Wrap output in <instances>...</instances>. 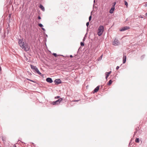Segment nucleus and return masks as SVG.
I'll use <instances>...</instances> for the list:
<instances>
[{
  "label": "nucleus",
  "mask_w": 147,
  "mask_h": 147,
  "mask_svg": "<svg viewBox=\"0 0 147 147\" xmlns=\"http://www.w3.org/2000/svg\"><path fill=\"white\" fill-rule=\"evenodd\" d=\"M18 43L20 47L23 50L26 51L29 50L30 47L26 43V42L23 41L22 40H19Z\"/></svg>",
  "instance_id": "f257e3e1"
},
{
  "label": "nucleus",
  "mask_w": 147,
  "mask_h": 147,
  "mask_svg": "<svg viewBox=\"0 0 147 147\" xmlns=\"http://www.w3.org/2000/svg\"><path fill=\"white\" fill-rule=\"evenodd\" d=\"M104 30V27L103 26H100L98 28V34L100 36L102 34Z\"/></svg>",
  "instance_id": "f03ea898"
},
{
  "label": "nucleus",
  "mask_w": 147,
  "mask_h": 147,
  "mask_svg": "<svg viewBox=\"0 0 147 147\" xmlns=\"http://www.w3.org/2000/svg\"><path fill=\"white\" fill-rule=\"evenodd\" d=\"M62 100L63 99L60 98L56 101L52 102L51 104L54 105H59Z\"/></svg>",
  "instance_id": "7ed1b4c3"
},
{
  "label": "nucleus",
  "mask_w": 147,
  "mask_h": 147,
  "mask_svg": "<svg viewBox=\"0 0 147 147\" xmlns=\"http://www.w3.org/2000/svg\"><path fill=\"white\" fill-rule=\"evenodd\" d=\"M120 42L119 41L115 39L113 42V45L114 46H117L119 45Z\"/></svg>",
  "instance_id": "20e7f679"
},
{
  "label": "nucleus",
  "mask_w": 147,
  "mask_h": 147,
  "mask_svg": "<svg viewBox=\"0 0 147 147\" xmlns=\"http://www.w3.org/2000/svg\"><path fill=\"white\" fill-rule=\"evenodd\" d=\"M129 28H130L128 26H125L122 28L121 29H120V31H124Z\"/></svg>",
  "instance_id": "39448f33"
},
{
  "label": "nucleus",
  "mask_w": 147,
  "mask_h": 147,
  "mask_svg": "<svg viewBox=\"0 0 147 147\" xmlns=\"http://www.w3.org/2000/svg\"><path fill=\"white\" fill-rule=\"evenodd\" d=\"M54 82L55 83V84H60L61 83V80L59 79H56L55 80Z\"/></svg>",
  "instance_id": "423d86ee"
},
{
  "label": "nucleus",
  "mask_w": 147,
  "mask_h": 147,
  "mask_svg": "<svg viewBox=\"0 0 147 147\" xmlns=\"http://www.w3.org/2000/svg\"><path fill=\"white\" fill-rule=\"evenodd\" d=\"M111 71L109 72H106L105 73V75H106L105 78L106 80L107 79L108 77L109 76L110 74H111Z\"/></svg>",
  "instance_id": "0eeeda50"
},
{
  "label": "nucleus",
  "mask_w": 147,
  "mask_h": 147,
  "mask_svg": "<svg viewBox=\"0 0 147 147\" xmlns=\"http://www.w3.org/2000/svg\"><path fill=\"white\" fill-rule=\"evenodd\" d=\"M31 68L35 72L38 68L36 66H34L32 65H31Z\"/></svg>",
  "instance_id": "6e6552de"
},
{
  "label": "nucleus",
  "mask_w": 147,
  "mask_h": 147,
  "mask_svg": "<svg viewBox=\"0 0 147 147\" xmlns=\"http://www.w3.org/2000/svg\"><path fill=\"white\" fill-rule=\"evenodd\" d=\"M46 80L48 82L50 83H51L53 82L52 79L50 78H47L46 79Z\"/></svg>",
  "instance_id": "1a4fd4ad"
},
{
  "label": "nucleus",
  "mask_w": 147,
  "mask_h": 147,
  "mask_svg": "<svg viewBox=\"0 0 147 147\" xmlns=\"http://www.w3.org/2000/svg\"><path fill=\"white\" fill-rule=\"evenodd\" d=\"M100 86H98L96 87L95 88L94 90V92H97L99 90Z\"/></svg>",
  "instance_id": "9d476101"
},
{
  "label": "nucleus",
  "mask_w": 147,
  "mask_h": 147,
  "mask_svg": "<svg viewBox=\"0 0 147 147\" xmlns=\"http://www.w3.org/2000/svg\"><path fill=\"white\" fill-rule=\"evenodd\" d=\"M123 63H125L126 60V57L125 55H124L123 57Z\"/></svg>",
  "instance_id": "9b49d317"
},
{
  "label": "nucleus",
  "mask_w": 147,
  "mask_h": 147,
  "mask_svg": "<svg viewBox=\"0 0 147 147\" xmlns=\"http://www.w3.org/2000/svg\"><path fill=\"white\" fill-rule=\"evenodd\" d=\"M115 9V7H112L109 11V13H112Z\"/></svg>",
  "instance_id": "f8f14e48"
},
{
  "label": "nucleus",
  "mask_w": 147,
  "mask_h": 147,
  "mask_svg": "<svg viewBox=\"0 0 147 147\" xmlns=\"http://www.w3.org/2000/svg\"><path fill=\"white\" fill-rule=\"evenodd\" d=\"M35 72H36L38 74L40 75L41 76L42 75V74L39 71L38 69L36 70Z\"/></svg>",
  "instance_id": "ddd939ff"
},
{
  "label": "nucleus",
  "mask_w": 147,
  "mask_h": 147,
  "mask_svg": "<svg viewBox=\"0 0 147 147\" xmlns=\"http://www.w3.org/2000/svg\"><path fill=\"white\" fill-rule=\"evenodd\" d=\"M40 8L43 11H44L45 10L44 7L42 5H40Z\"/></svg>",
  "instance_id": "4468645a"
},
{
  "label": "nucleus",
  "mask_w": 147,
  "mask_h": 147,
  "mask_svg": "<svg viewBox=\"0 0 147 147\" xmlns=\"http://www.w3.org/2000/svg\"><path fill=\"white\" fill-rule=\"evenodd\" d=\"M112 82V81L111 80H110L109 81L108 83H107V84L108 85H109L111 84Z\"/></svg>",
  "instance_id": "2eb2a0df"
},
{
  "label": "nucleus",
  "mask_w": 147,
  "mask_h": 147,
  "mask_svg": "<svg viewBox=\"0 0 147 147\" xmlns=\"http://www.w3.org/2000/svg\"><path fill=\"white\" fill-rule=\"evenodd\" d=\"M135 142L137 143L139 142V139L138 138H136L135 140Z\"/></svg>",
  "instance_id": "dca6fc26"
},
{
  "label": "nucleus",
  "mask_w": 147,
  "mask_h": 147,
  "mask_svg": "<svg viewBox=\"0 0 147 147\" xmlns=\"http://www.w3.org/2000/svg\"><path fill=\"white\" fill-rule=\"evenodd\" d=\"M38 25L40 27H42L43 26V25L41 24H39Z\"/></svg>",
  "instance_id": "f3484780"
},
{
  "label": "nucleus",
  "mask_w": 147,
  "mask_h": 147,
  "mask_svg": "<svg viewBox=\"0 0 147 147\" xmlns=\"http://www.w3.org/2000/svg\"><path fill=\"white\" fill-rule=\"evenodd\" d=\"M124 2H125V5L126 6H127V5H128V3H127V2L126 1H124Z\"/></svg>",
  "instance_id": "a211bd4d"
},
{
  "label": "nucleus",
  "mask_w": 147,
  "mask_h": 147,
  "mask_svg": "<svg viewBox=\"0 0 147 147\" xmlns=\"http://www.w3.org/2000/svg\"><path fill=\"white\" fill-rule=\"evenodd\" d=\"M102 55L100 56V57H99V59H98V61H100V60L102 59Z\"/></svg>",
  "instance_id": "6ab92c4d"
},
{
  "label": "nucleus",
  "mask_w": 147,
  "mask_h": 147,
  "mask_svg": "<svg viewBox=\"0 0 147 147\" xmlns=\"http://www.w3.org/2000/svg\"><path fill=\"white\" fill-rule=\"evenodd\" d=\"M116 4V3L115 2H114L113 3V5L112 7H115V5Z\"/></svg>",
  "instance_id": "aec40b11"
},
{
  "label": "nucleus",
  "mask_w": 147,
  "mask_h": 147,
  "mask_svg": "<svg viewBox=\"0 0 147 147\" xmlns=\"http://www.w3.org/2000/svg\"><path fill=\"white\" fill-rule=\"evenodd\" d=\"M54 56H55V57H57V55L56 53H53V54Z\"/></svg>",
  "instance_id": "412c9836"
},
{
  "label": "nucleus",
  "mask_w": 147,
  "mask_h": 147,
  "mask_svg": "<svg viewBox=\"0 0 147 147\" xmlns=\"http://www.w3.org/2000/svg\"><path fill=\"white\" fill-rule=\"evenodd\" d=\"M91 18H92V17H91V16H90L89 17V21H90L91 19Z\"/></svg>",
  "instance_id": "4be33fe9"
},
{
  "label": "nucleus",
  "mask_w": 147,
  "mask_h": 147,
  "mask_svg": "<svg viewBox=\"0 0 147 147\" xmlns=\"http://www.w3.org/2000/svg\"><path fill=\"white\" fill-rule=\"evenodd\" d=\"M89 25V22H87L86 24V25L87 26H88Z\"/></svg>",
  "instance_id": "5701e85b"
},
{
  "label": "nucleus",
  "mask_w": 147,
  "mask_h": 147,
  "mask_svg": "<svg viewBox=\"0 0 147 147\" xmlns=\"http://www.w3.org/2000/svg\"><path fill=\"white\" fill-rule=\"evenodd\" d=\"M79 101V100H73V101H73V102H78Z\"/></svg>",
  "instance_id": "b1692460"
},
{
  "label": "nucleus",
  "mask_w": 147,
  "mask_h": 147,
  "mask_svg": "<svg viewBox=\"0 0 147 147\" xmlns=\"http://www.w3.org/2000/svg\"><path fill=\"white\" fill-rule=\"evenodd\" d=\"M119 67L118 66H117L116 67V69L117 70L119 69Z\"/></svg>",
  "instance_id": "393cba45"
},
{
  "label": "nucleus",
  "mask_w": 147,
  "mask_h": 147,
  "mask_svg": "<svg viewBox=\"0 0 147 147\" xmlns=\"http://www.w3.org/2000/svg\"><path fill=\"white\" fill-rule=\"evenodd\" d=\"M59 98V96H57V97H55V98Z\"/></svg>",
  "instance_id": "a878e982"
},
{
  "label": "nucleus",
  "mask_w": 147,
  "mask_h": 147,
  "mask_svg": "<svg viewBox=\"0 0 147 147\" xmlns=\"http://www.w3.org/2000/svg\"><path fill=\"white\" fill-rule=\"evenodd\" d=\"M80 44H81V46H83V42H81L80 43Z\"/></svg>",
  "instance_id": "bb28decb"
},
{
  "label": "nucleus",
  "mask_w": 147,
  "mask_h": 147,
  "mask_svg": "<svg viewBox=\"0 0 147 147\" xmlns=\"http://www.w3.org/2000/svg\"><path fill=\"white\" fill-rule=\"evenodd\" d=\"M38 19H41V18L40 16H38Z\"/></svg>",
  "instance_id": "cd10ccee"
},
{
  "label": "nucleus",
  "mask_w": 147,
  "mask_h": 147,
  "mask_svg": "<svg viewBox=\"0 0 147 147\" xmlns=\"http://www.w3.org/2000/svg\"><path fill=\"white\" fill-rule=\"evenodd\" d=\"M139 17L140 18H143L144 17L143 16H139Z\"/></svg>",
  "instance_id": "c85d7f7f"
},
{
  "label": "nucleus",
  "mask_w": 147,
  "mask_h": 147,
  "mask_svg": "<svg viewBox=\"0 0 147 147\" xmlns=\"http://www.w3.org/2000/svg\"><path fill=\"white\" fill-rule=\"evenodd\" d=\"M42 29L44 31H45V29L43 28H42Z\"/></svg>",
  "instance_id": "c756f323"
},
{
  "label": "nucleus",
  "mask_w": 147,
  "mask_h": 147,
  "mask_svg": "<svg viewBox=\"0 0 147 147\" xmlns=\"http://www.w3.org/2000/svg\"><path fill=\"white\" fill-rule=\"evenodd\" d=\"M70 57L71 58H72V57H73V56H72V55H70Z\"/></svg>",
  "instance_id": "7c9ffc66"
},
{
  "label": "nucleus",
  "mask_w": 147,
  "mask_h": 147,
  "mask_svg": "<svg viewBox=\"0 0 147 147\" xmlns=\"http://www.w3.org/2000/svg\"><path fill=\"white\" fill-rule=\"evenodd\" d=\"M137 131L135 132H134V135H135L137 133Z\"/></svg>",
  "instance_id": "2f4dec72"
},
{
  "label": "nucleus",
  "mask_w": 147,
  "mask_h": 147,
  "mask_svg": "<svg viewBox=\"0 0 147 147\" xmlns=\"http://www.w3.org/2000/svg\"><path fill=\"white\" fill-rule=\"evenodd\" d=\"M30 80V81H32V82H33V81L32 80Z\"/></svg>",
  "instance_id": "473e14b6"
},
{
  "label": "nucleus",
  "mask_w": 147,
  "mask_h": 147,
  "mask_svg": "<svg viewBox=\"0 0 147 147\" xmlns=\"http://www.w3.org/2000/svg\"><path fill=\"white\" fill-rule=\"evenodd\" d=\"M146 16H147V12L145 14Z\"/></svg>",
  "instance_id": "72a5a7b5"
},
{
  "label": "nucleus",
  "mask_w": 147,
  "mask_h": 147,
  "mask_svg": "<svg viewBox=\"0 0 147 147\" xmlns=\"http://www.w3.org/2000/svg\"><path fill=\"white\" fill-rule=\"evenodd\" d=\"M46 36L47 37V35H46Z\"/></svg>",
  "instance_id": "f704fd0d"
},
{
  "label": "nucleus",
  "mask_w": 147,
  "mask_h": 147,
  "mask_svg": "<svg viewBox=\"0 0 147 147\" xmlns=\"http://www.w3.org/2000/svg\"><path fill=\"white\" fill-rule=\"evenodd\" d=\"M95 2V0H94V2Z\"/></svg>",
  "instance_id": "c9c22d12"
},
{
  "label": "nucleus",
  "mask_w": 147,
  "mask_h": 147,
  "mask_svg": "<svg viewBox=\"0 0 147 147\" xmlns=\"http://www.w3.org/2000/svg\"><path fill=\"white\" fill-rule=\"evenodd\" d=\"M14 147H16L15 146Z\"/></svg>",
  "instance_id": "e433bc0d"
}]
</instances>
